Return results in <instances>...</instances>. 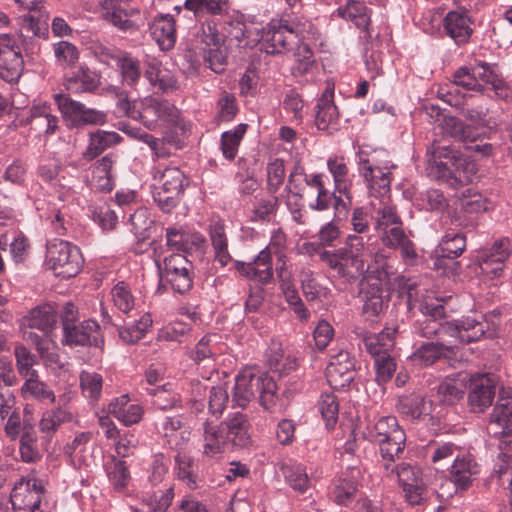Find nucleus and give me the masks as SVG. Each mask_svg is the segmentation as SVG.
Masks as SVG:
<instances>
[{
	"instance_id": "f257e3e1",
	"label": "nucleus",
	"mask_w": 512,
	"mask_h": 512,
	"mask_svg": "<svg viewBox=\"0 0 512 512\" xmlns=\"http://www.w3.org/2000/svg\"><path fill=\"white\" fill-rule=\"evenodd\" d=\"M117 109L124 115L139 120L148 129H155L161 123L173 126L185 133L184 124L179 121V110L167 100L151 96L130 102L124 93L119 94Z\"/></svg>"
},
{
	"instance_id": "f03ea898",
	"label": "nucleus",
	"mask_w": 512,
	"mask_h": 512,
	"mask_svg": "<svg viewBox=\"0 0 512 512\" xmlns=\"http://www.w3.org/2000/svg\"><path fill=\"white\" fill-rule=\"evenodd\" d=\"M320 259L346 281H354L368 271V248L361 236L350 234L345 245L320 253Z\"/></svg>"
},
{
	"instance_id": "7ed1b4c3",
	"label": "nucleus",
	"mask_w": 512,
	"mask_h": 512,
	"mask_svg": "<svg viewBox=\"0 0 512 512\" xmlns=\"http://www.w3.org/2000/svg\"><path fill=\"white\" fill-rule=\"evenodd\" d=\"M276 391L277 385L271 376L244 369L236 376L232 403L233 406L244 409L258 393L260 405L269 410L276 403Z\"/></svg>"
},
{
	"instance_id": "20e7f679",
	"label": "nucleus",
	"mask_w": 512,
	"mask_h": 512,
	"mask_svg": "<svg viewBox=\"0 0 512 512\" xmlns=\"http://www.w3.org/2000/svg\"><path fill=\"white\" fill-rule=\"evenodd\" d=\"M362 435L379 447L385 470H389L390 462L399 458L405 448L406 434L394 416L380 417L374 423L368 424Z\"/></svg>"
},
{
	"instance_id": "39448f33",
	"label": "nucleus",
	"mask_w": 512,
	"mask_h": 512,
	"mask_svg": "<svg viewBox=\"0 0 512 512\" xmlns=\"http://www.w3.org/2000/svg\"><path fill=\"white\" fill-rule=\"evenodd\" d=\"M56 323L57 313L49 304L33 308L24 318L25 326L42 332V335H39L31 330H24L25 339L34 344L40 357L49 363H56L58 361L56 344L51 336Z\"/></svg>"
},
{
	"instance_id": "423d86ee",
	"label": "nucleus",
	"mask_w": 512,
	"mask_h": 512,
	"mask_svg": "<svg viewBox=\"0 0 512 512\" xmlns=\"http://www.w3.org/2000/svg\"><path fill=\"white\" fill-rule=\"evenodd\" d=\"M430 162L437 169L439 177L445 178L454 187L470 183L477 172L474 162L461 157L449 146L433 145Z\"/></svg>"
},
{
	"instance_id": "0eeeda50",
	"label": "nucleus",
	"mask_w": 512,
	"mask_h": 512,
	"mask_svg": "<svg viewBox=\"0 0 512 512\" xmlns=\"http://www.w3.org/2000/svg\"><path fill=\"white\" fill-rule=\"evenodd\" d=\"M188 179L176 166L157 168L153 174L152 196L164 212H170L180 202Z\"/></svg>"
},
{
	"instance_id": "6e6552de",
	"label": "nucleus",
	"mask_w": 512,
	"mask_h": 512,
	"mask_svg": "<svg viewBox=\"0 0 512 512\" xmlns=\"http://www.w3.org/2000/svg\"><path fill=\"white\" fill-rule=\"evenodd\" d=\"M83 264L84 259L76 245L58 239L47 243L45 265L56 276L62 278L74 277L81 271Z\"/></svg>"
},
{
	"instance_id": "1a4fd4ad",
	"label": "nucleus",
	"mask_w": 512,
	"mask_h": 512,
	"mask_svg": "<svg viewBox=\"0 0 512 512\" xmlns=\"http://www.w3.org/2000/svg\"><path fill=\"white\" fill-rule=\"evenodd\" d=\"M453 84L456 87L474 91H482L486 85H490L496 95L501 98L508 97V89L504 82L485 62L460 67L453 75Z\"/></svg>"
},
{
	"instance_id": "9d476101",
	"label": "nucleus",
	"mask_w": 512,
	"mask_h": 512,
	"mask_svg": "<svg viewBox=\"0 0 512 512\" xmlns=\"http://www.w3.org/2000/svg\"><path fill=\"white\" fill-rule=\"evenodd\" d=\"M224 35L213 23H205L197 32L193 42L195 54L203 57L208 67L215 73H221L226 65V52L223 48Z\"/></svg>"
},
{
	"instance_id": "9b49d317",
	"label": "nucleus",
	"mask_w": 512,
	"mask_h": 512,
	"mask_svg": "<svg viewBox=\"0 0 512 512\" xmlns=\"http://www.w3.org/2000/svg\"><path fill=\"white\" fill-rule=\"evenodd\" d=\"M359 174L363 177L371 195L382 196L390 192L394 165H380L375 153L360 149L357 153Z\"/></svg>"
},
{
	"instance_id": "f8f14e48",
	"label": "nucleus",
	"mask_w": 512,
	"mask_h": 512,
	"mask_svg": "<svg viewBox=\"0 0 512 512\" xmlns=\"http://www.w3.org/2000/svg\"><path fill=\"white\" fill-rule=\"evenodd\" d=\"M488 329V323L483 315L466 316L456 322H442L439 342L453 341L454 349L457 344H469L480 340Z\"/></svg>"
},
{
	"instance_id": "ddd939ff",
	"label": "nucleus",
	"mask_w": 512,
	"mask_h": 512,
	"mask_svg": "<svg viewBox=\"0 0 512 512\" xmlns=\"http://www.w3.org/2000/svg\"><path fill=\"white\" fill-rule=\"evenodd\" d=\"M160 270V282L169 285L170 288L179 294H185L193 286L192 263L180 253H173L163 260V266L156 262Z\"/></svg>"
},
{
	"instance_id": "4468645a",
	"label": "nucleus",
	"mask_w": 512,
	"mask_h": 512,
	"mask_svg": "<svg viewBox=\"0 0 512 512\" xmlns=\"http://www.w3.org/2000/svg\"><path fill=\"white\" fill-rule=\"evenodd\" d=\"M302 31L298 25H289L283 21H272L263 29L260 36L261 48L267 54L283 53L296 43Z\"/></svg>"
},
{
	"instance_id": "2eb2a0df",
	"label": "nucleus",
	"mask_w": 512,
	"mask_h": 512,
	"mask_svg": "<svg viewBox=\"0 0 512 512\" xmlns=\"http://www.w3.org/2000/svg\"><path fill=\"white\" fill-rule=\"evenodd\" d=\"M43 492V486L37 479L21 478L10 495L13 509L17 512H40Z\"/></svg>"
},
{
	"instance_id": "dca6fc26",
	"label": "nucleus",
	"mask_w": 512,
	"mask_h": 512,
	"mask_svg": "<svg viewBox=\"0 0 512 512\" xmlns=\"http://www.w3.org/2000/svg\"><path fill=\"white\" fill-rule=\"evenodd\" d=\"M443 303V299L427 298L420 304L422 319L414 325L416 334L427 339L439 338L442 319L446 316Z\"/></svg>"
},
{
	"instance_id": "f3484780",
	"label": "nucleus",
	"mask_w": 512,
	"mask_h": 512,
	"mask_svg": "<svg viewBox=\"0 0 512 512\" xmlns=\"http://www.w3.org/2000/svg\"><path fill=\"white\" fill-rule=\"evenodd\" d=\"M390 462L389 470L386 471L388 477H396L405 493V498L411 505H418L423 499V483L420 479L419 469L410 464L402 463L394 465Z\"/></svg>"
},
{
	"instance_id": "a211bd4d",
	"label": "nucleus",
	"mask_w": 512,
	"mask_h": 512,
	"mask_svg": "<svg viewBox=\"0 0 512 512\" xmlns=\"http://www.w3.org/2000/svg\"><path fill=\"white\" fill-rule=\"evenodd\" d=\"M497 378L493 374H475L470 378L468 404L474 413H482L493 403Z\"/></svg>"
},
{
	"instance_id": "6ab92c4d",
	"label": "nucleus",
	"mask_w": 512,
	"mask_h": 512,
	"mask_svg": "<svg viewBox=\"0 0 512 512\" xmlns=\"http://www.w3.org/2000/svg\"><path fill=\"white\" fill-rule=\"evenodd\" d=\"M511 252L512 246L508 238H501L495 241L489 249L481 250L477 255L481 272L490 277L499 276Z\"/></svg>"
},
{
	"instance_id": "aec40b11",
	"label": "nucleus",
	"mask_w": 512,
	"mask_h": 512,
	"mask_svg": "<svg viewBox=\"0 0 512 512\" xmlns=\"http://www.w3.org/2000/svg\"><path fill=\"white\" fill-rule=\"evenodd\" d=\"M512 400V390L507 392V395L503 394L499 398L497 404L494 406L493 411L490 415V421L487 427L488 434L491 437H494L498 440L497 447L499 450V459L502 461V464L499 465L498 469H495V473L499 475V470L502 468L503 470L509 469L512 471V466L509 463L512 461V430L506 431L504 429V425L500 423H493V415L496 411V408L501 404H505L506 402H510Z\"/></svg>"
},
{
	"instance_id": "412c9836",
	"label": "nucleus",
	"mask_w": 512,
	"mask_h": 512,
	"mask_svg": "<svg viewBox=\"0 0 512 512\" xmlns=\"http://www.w3.org/2000/svg\"><path fill=\"white\" fill-rule=\"evenodd\" d=\"M234 269L247 279L267 285L274 276L272 254L262 249L251 262L234 261Z\"/></svg>"
},
{
	"instance_id": "4be33fe9",
	"label": "nucleus",
	"mask_w": 512,
	"mask_h": 512,
	"mask_svg": "<svg viewBox=\"0 0 512 512\" xmlns=\"http://www.w3.org/2000/svg\"><path fill=\"white\" fill-rule=\"evenodd\" d=\"M382 243L391 249H399L403 261L408 264H414L417 258L413 242L408 238L404 229L403 223L394 226H387L386 228L377 229Z\"/></svg>"
},
{
	"instance_id": "5701e85b",
	"label": "nucleus",
	"mask_w": 512,
	"mask_h": 512,
	"mask_svg": "<svg viewBox=\"0 0 512 512\" xmlns=\"http://www.w3.org/2000/svg\"><path fill=\"white\" fill-rule=\"evenodd\" d=\"M473 21L466 10L449 11L443 18L442 25L445 34L457 45L467 43L473 33Z\"/></svg>"
},
{
	"instance_id": "b1692460",
	"label": "nucleus",
	"mask_w": 512,
	"mask_h": 512,
	"mask_svg": "<svg viewBox=\"0 0 512 512\" xmlns=\"http://www.w3.org/2000/svg\"><path fill=\"white\" fill-rule=\"evenodd\" d=\"M326 377L331 386L345 387L354 379V360L347 351L332 355L326 368Z\"/></svg>"
},
{
	"instance_id": "393cba45",
	"label": "nucleus",
	"mask_w": 512,
	"mask_h": 512,
	"mask_svg": "<svg viewBox=\"0 0 512 512\" xmlns=\"http://www.w3.org/2000/svg\"><path fill=\"white\" fill-rule=\"evenodd\" d=\"M453 341L444 342H423L409 356V360L414 366L428 367L439 360L449 358L454 354Z\"/></svg>"
},
{
	"instance_id": "a878e982",
	"label": "nucleus",
	"mask_w": 512,
	"mask_h": 512,
	"mask_svg": "<svg viewBox=\"0 0 512 512\" xmlns=\"http://www.w3.org/2000/svg\"><path fill=\"white\" fill-rule=\"evenodd\" d=\"M424 110L429 117L440 121L444 133L450 135L452 138L463 142H474L476 140L477 134L472 130L470 125L465 124L463 121L453 116L442 117L441 109L438 106L433 104L426 105Z\"/></svg>"
},
{
	"instance_id": "bb28decb",
	"label": "nucleus",
	"mask_w": 512,
	"mask_h": 512,
	"mask_svg": "<svg viewBox=\"0 0 512 512\" xmlns=\"http://www.w3.org/2000/svg\"><path fill=\"white\" fill-rule=\"evenodd\" d=\"M334 89L327 87L316 105L315 125L332 134L339 128V113L333 101Z\"/></svg>"
},
{
	"instance_id": "cd10ccee",
	"label": "nucleus",
	"mask_w": 512,
	"mask_h": 512,
	"mask_svg": "<svg viewBox=\"0 0 512 512\" xmlns=\"http://www.w3.org/2000/svg\"><path fill=\"white\" fill-rule=\"evenodd\" d=\"M99 325L94 320H85L79 324L65 322L63 342L66 345H96L99 337Z\"/></svg>"
},
{
	"instance_id": "c85d7f7f",
	"label": "nucleus",
	"mask_w": 512,
	"mask_h": 512,
	"mask_svg": "<svg viewBox=\"0 0 512 512\" xmlns=\"http://www.w3.org/2000/svg\"><path fill=\"white\" fill-rule=\"evenodd\" d=\"M480 472L479 465L470 454H457L450 469V480L456 490H467Z\"/></svg>"
},
{
	"instance_id": "c756f323",
	"label": "nucleus",
	"mask_w": 512,
	"mask_h": 512,
	"mask_svg": "<svg viewBox=\"0 0 512 512\" xmlns=\"http://www.w3.org/2000/svg\"><path fill=\"white\" fill-rule=\"evenodd\" d=\"M26 122L35 137L53 135L58 128V118L53 115L51 107L46 103L33 105Z\"/></svg>"
},
{
	"instance_id": "7c9ffc66",
	"label": "nucleus",
	"mask_w": 512,
	"mask_h": 512,
	"mask_svg": "<svg viewBox=\"0 0 512 512\" xmlns=\"http://www.w3.org/2000/svg\"><path fill=\"white\" fill-rule=\"evenodd\" d=\"M219 426L228 440L229 446L242 448L250 444L249 423L243 413L236 412L229 415Z\"/></svg>"
},
{
	"instance_id": "2f4dec72",
	"label": "nucleus",
	"mask_w": 512,
	"mask_h": 512,
	"mask_svg": "<svg viewBox=\"0 0 512 512\" xmlns=\"http://www.w3.org/2000/svg\"><path fill=\"white\" fill-rule=\"evenodd\" d=\"M361 294L364 301L363 314L373 321L384 308L383 289L379 279L371 278L362 283Z\"/></svg>"
},
{
	"instance_id": "473e14b6",
	"label": "nucleus",
	"mask_w": 512,
	"mask_h": 512,
	"mask_svg": "<svg viewBox=\"0 0 512 512\" xmlns=\"http://www.w3.org/2000/svg\"><path fill=\"white\" fill-rule=\"evenodd\" d=\"M333 15L351 21L356 28L366 33V37H371V10L363 2L348 0L346 5L337 8Z\"/></svg>"
},
{
	"instance_id": "72a5a7b5",
	"label": "nucleus",
	"mask_w": 512,
	"mask_h": 512,
	"mask_svg": "<svg viewBox=\"0 0 512 512\" xmlns=\"http://www.w3.org/2000/svg\"><path fill=\"white\" fill-rule=\"evenodd\" d=\"M100 74L87 66H80L71 75H67L63 85L71 93L94 92L100 86Z\"/></svg>"
},
{
	"instance_id": "f704fd0d",
	"label": "nucleus",
	"mask_w": 512,
	"mask_h": 512,
	"mask_svg": "<svg viewBox=\"0 0 512 512\" xmlns=\"http://www.w3.org/2000/svg\"><path fill=\"white\" fill-rule=\"evenodd\" d=\"M108 413L125 426L138 423L143 417V407L132 403L128 395L113 399L108 405Z\"/></svg>"
},
{
	"instance_id": "c9c22d12",
	"label": "nucleus",
	"mask_w": 512,
	"mask_h": 512,
	"mask_svg": "<svg viewBox=\"0 0 512 512\" xmlns=\"http://www.w3.org/2000/svg\"><path fill=\"white\" fill-rule=\"evenodd\" d=\"M101 15L104 20L123 31L136 30L137 25L131 19L134 10L121 7L120 0H103L100 2Z\"/></svg>"
},
{
	"instance_id": "e433bc0d",
	"label": "nucleus",
	"mask_w": 512,
	"mask_h": 512,
	"mask_svg": "<svg viewBox=\"0 0 512 512\" xmlns=\"http://www.w3.org/2000/svg\"><path fill=\"white\" fill-rule=\"evenodd\" d=\"M202 441L203 455L209 458L219 457L230 447L220 426L207 421L203 424Z\"/></svg>"
},
{
	"instance_id": "4c0bfd02",
	"label": "nucleus",
	"mask_w": 512,
	"mask_h": 512,
	"mask_svg": "<svg viewBox=\"0 0 512 512\" xmlns=\"http://www.w3.org/2000/svg\"><path fill=\"white\" fill-rule=\"evenodd\" d=\"M144 76L155 89L163 93L173 91L178 87L174 73L156 60L147 63Z\"/></svg>"
},
{
	"instance_id": "58836bf2",
	"label": "nucleus",
	"mask_w": 512,
	"mask_h": 512,
	"mask_svg": "<svg viewBox=\"0 0 512 512\" xmlns=\"http://www.w3.org/2000/svg\"><path fill=\"white\" fill-rule=\"evenodd\" d=\"M151 37L162 50L171 49L176 42L175 21L171 15H159L150 25Z\"/></svg>"
},
{
	"instance_id": "ea45409f",
	"label": "nucleus",
	"mask_w": 512,
	"mask_h": 512,
	"mask_svg": "<svg viewBox=\"0 0 512 512\" xmlns=\"http://www.w3.org/2000/svg\"><path fill=\"white\" fill-rule=\"evenodd\" d=\"M397 410L408 419H421L431 413L432 401L421 394L401 396L397 402Z\"/></svg>"
},
{
	"instance_id": "a19ab883",
	"label": "nucleus",
	"mask_w": 512,
	"mask_h": 512,
	"mask_svg": "<svg viewBox=\"0 0 512 512\" xmlns=\"http://www.w3.org/2000/svg\"><path fill=\"white\" fill-rule=\"evenodd\" d=\"M397 329L386 327L378 334H363L362 342L366 351L374 358L389 354L395 345Z\"/></svg>"
},
{
	"instance_id": "79ce46f5",
	"label": "nucleus",
	"mask_w": 512,
	"mask_h": 512,
	"mask_svg": "<svg viewBox=\"0 0 512 512\" xmlns=\"http://www.w3.org/2000/svg\"><path fill=\"white\" fill-rule=\"evenodd\" d=\"M173 473L175 478L189 490H196L199 487L200 478L197 473V465L188 454L178 452L174 456Z\"/></svg>"
},
{
	"instance_id": "37998d69",
	"label": "nucleus",
	"mask_w": 512,
	"mask_h": 512,
	"mask_svg": "<svg viewBox=\"0 0 512 512\" xmlns=\"http://www.w3.org/2000/svg\"><path fill=\"white\" fill-rule=\"evenodd\" d=\"M357 471L352 470L350 473H342L333 483L331 497L338 505L350 504L357 493L358 482Z\"/></svg>"
},
{
	"instance_id": "c03bdc74",
	"label": "nucleus",
	"mask_w": 512,
	"mask_h": 512,
	"mask_svg": "<svg viewBox=\"0 0 512 512\" xmlns=\"http://www.w3.org/2000/svg\"><path fill=\"white\" fill-rule=\"evenodd\" d=\"M209 237L213 249L214 259L221 267L233 262L228 249V239L224 225L221 222H213L209 227Z\"/></svg>"
},
{
	"instance_id": "a18cd8bd",
	"label": "nucleus",
	"mask_w": 512,
	"mask_h": 512,
	"mask_svg": "<svg viewBox=\"0 0 512 512\" xmlns=\"http://www.w3.org/2000/svg\"><path fill=\"white\" fill-rule=\"evenodd\" d=\"M16 383V376L10 369V363H3L0 369V422L11 412L15 398L9 387Z\"/></svg>"
},
{
	"instance_id": "49530a36",
	"label": "nucleus",
	"mask_w": 512,
	"mask_h": 512,
	"mask_svg": "<svg viewBox=\"0 0 512 512\" xmlns=\"http://www.w3.org/2000/svg\"><path fill=\"white\" fill-rule=\"evenodd\" d=\"M280 471L294 491L303 494L309 489L310 480L304 465L289 460L281 464Z\"/></svg>"
},
{
	"instance_id": "de8ad7c7",
	"label": "nucleus",
	"mask_w": 512,
	"mask_h": 512,
	"mask_svg": "<svg viewBox=\"0 0 512 512\" xmlns=\"http://www.w3.org/2000/svg\"><path fill=\"white\" fill-rule=\"evenodd\" d=\"M23 70V59L19 52L6 47L0 53V78L6 82L18 80Z\"/></svg>"
},
{
	"instance_id": "09e8293b",
	"label": "nucleus",
	"mask_w": 512,
	"mask_h": 512,
	"mask_svg": "<svg viewBox=\"0 0 512 512\" xmlns=\"http://www.w3.org/2000/svg\"><path fill=\"white\" fill-rule=\"evenodd\" d=\"M121 137L116 132L97 130L89 135V144L84 152V156L92 160L99 156L107 148L119 143Z\"/></svg>"
},
{
	"instance_id": "8fccbe9b",
	"label": "nucleus",
	"mask_w": 512,
	"mask_h": 512,
	"mask_svg": "<svg viewBox=\"0 0 512 512\" xmlns=\"http://www.w3.org/2000/svg\"><path fill=\"white\" fill-rule=\"evenodd\" d=\"M60 170L61 167L57 163L50 162L42 164L39 167V176L43 181L57 190L60 200L67 201L72 196V190L66 184L61 183V179L59 178Z\"/></svg>"
},
{
	"instance_id": "3c124183",
	"label": "nucleus",
	"mask_w": 512,
	"mask_h": 512,
	"mask_svg": "<svg viewBox=\"0 0 512 512\" xmlns=\"http://www.w3.org/2000/svg\"><path fill=\"white\" fill-rule=\"evenodd\" d=\"M327 167L333 177L335 192L348 193L351 189V180L349 179V169L343 158L330 157L327 160Z\"/></svg>"
},
{
	"instance_id": "603ef678",
	"label": "nucleus",
	"mask_w": 512,
	"mask_h": 512,
	"mask_svg": "<svg viewBox=\"0 0 512 512\" xmlns=\"http://www.w3.org/2000/svg\"><path fill=\"white\" fill-rule=\"evenodd\" d=\"M279 200L276 196L256 197L250 220L252 222H270L277 213Z\"/></svg>"
},
{
	"instance_id": "864d4df0",
	"label": "nucleus",
	"mask_w": 512,
	"mask_h": 512,
	"mask_svg": "<svg viewBox=\"0 0 512 512\" xmlns=\"http://www.w3.org/2000/svg\"><path fill=\"white\" fill-rule=\"evenodd\" d=\"M54 99L63 119L71 126L79 127V121L85 105L64 94H55Z\"/></svg>"
},
{
	"instance_id": "5fc2aeb1",
	"label": "nucleus",
	"mask_w": 512,
	"mask_h": 512,
	"mask_svg": "<svg viewBox=\"0 0 512 512\" xmlns=\"http://www.w3.org/2000/svg\"><path fill=\"white\" fill-rule=\"evenodd\" d=\"M24 397H32L41 402L53 403L55 401V394L49 386L39 379L38 374L35 377H28L25 379L21 387Z\"/></svg>"
},
{
	"instance_id": "6e6d98bb",
	"label": "nucleus",
	"mask_w": 512,
	"mask_h": 512,
	"mask_svg": "<svg viewBox=\"0 0 512 512\" xmlns=\"http://www.w3.org/2000/svg\"><path fill=\"white\" fill-rule=\"evenodd\" d=\"M152 317L149 313H144L140 318L126 327L119 329L120 338L128 344H134L141 340L152 326Z\"/></svg>"
},
{
	"instance_id": "4d7b16f0",
	"label": "nucleus",
	"mask_w": 512,
	"mask_h": 512,
	"mask_svg": "<svg viewBox=\"0 0 512 512\" xmlns=\"http://www.w3.org/2000/svg\"><path fill=\"white\" fill-rule=\"evenodd\" d=\"M439 247L444 257L451 259L459 257L466 248V236L462 232L447 230Z\"/></svg>"
},
{
	"instance_id": "13d9d810",
	"label": "nucleus",
	"mask_w": 512,
	"mask_h": 512,
	"mask_svg": "<svg viewBox=\"0 0 512 512\" xmlns=\"http://www.w3.org/2000/svg\"><path fill=\"white\" fill-rule=\"evenodd\" d=\"M113 305L121 312L128 314L135 307V297L131 287L124 281L117 282L110 292Z\"/></svg>"
},
{
	"instance_id": "bf43d9fd",
	"label": "nucleus",
	"mask_w": 512,
	"mask_h": 512,
	"mask_svg": "<svg viewBox=\"0 0 512 512\" xmlns=\"http://www.w3.org/2000/svg\"><path fill=\"white\" fill-rule=\"evenodd\" d=\"M246 129V124H239L232 130L222 133L221 150L226 159L233 160L236 157L239 145L246 133Z\"/></svg>"
},
{
	"instance_id": "052dcab7",
	"label": "nucleus",
	"mask_w": 512,
	"mask_h": 512,
	"mask_svg": "<svg viewBox=\"0 0 512 512\" xmlns=\"http://www.w3.org/2000/svg\"><path fill=\"white\" fill-rule=\"evenodd\" d=\"M73 414L66 408H56L46 411L40 420L39 427L42 432L54 433L62 424L71 422Z\"/></svg>"
},
{
	"instance_id": "680f3d73",
	"label": "nucleus",
	"mask_w": 512,
	"mask_h": 512,
	"mask_svg": "<svg viewBox=\"0 0 512 512\" xmlns=\"http://www.w3.org/2000/svg\"><path fill=\"white\" fill-rule=\"evenodd\" d=\"M464 395V382L459 379L446 378L438 386L437 396L445 405H453Z\"/></svg>"
},
{
	"instance_id": "e2e57ef3",
	"label": "nucleus",
	"mask_w": 512,
	"mask_h": 512,
	"mask_svg": "<svg viewBox=\"0 0 512 512\" xmlns=\"http://www.w3.org/2000/svg\"><path fill=\"white\" fill-rule=\"evenodd\" d=\"M113 161L111 157L104 156L97 161L93 172L92 181L94 185L101 191L109 192L113 188V181L111 176Z\"/></svg>"
},
{
	"instance_id": "0e129e2a",
	"label": "nucleus",
	"mask_w": 512,
	"mask_h": 512,
	"mask_svg": "<svg viewBox=\"0 0 512 512\" xmlns=\"http://www.w3.org/2000/svg\"><path fill=\"white\" fill-rule=\"evenodd\" d=\"M153 395V405L160 410L176 408L181 403L179 393L174 391L171 384H165L161 387L150 390Z\"/></svg>"
},
{
	"instance_id": "69168bd1",
	"label": "nucleus",
	"mask_w": 512,
	"mask_h": 512,
	"mask_svg": "<svg viewBox=\"0 0 512 512\" xmlns=\"http://www.w3.org/2000/svg\"><path fill=\"white\" fill-rule=\"evenodd\" d=\"M79 379L84 396L93 401H97L102 393V376L93 371H82Z\"/></svg>"
},
{
	"instance_id": "338daca9",
	"label": "nucleus",
	"mask_w": 512,
	"mask_h": 512,
	"mask_svg": "<svg viewBox=\"0 0 512 512\" xmlns=\"http://www.w3.org/2000/svg\"><path fill=\"white\" fill-rule=\"evenodd\" d=\"M319 411L328 428H333L338 419L339 403L334 393L324 392L318 402Z\"/></svg>"
},
{
	"instance_id": "774afa93",
	"label": "nucleus",
	"mask_w": 512,
	"mask_h": 512,
	"mask_svg": "<svg viewBox=\"0 0 512 512\" xmlns=\"http://www.w3.org/2000/svg\"><path fill=\"white\" fill-rule=\"evenodd\" d=\"M91 438V432L77 433L73 440L64 447L65 454L70 457L75 465L81 466L83 464V453L86 451Z\"/></svg>"
}]
</instances>
